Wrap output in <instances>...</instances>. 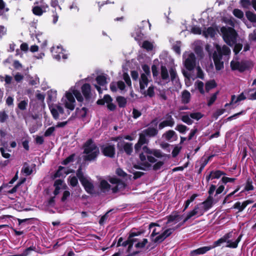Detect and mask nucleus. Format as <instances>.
Listing matches in <instances>:
<instances>
[{
	"label": "nucleus",
	"instance_id": "bb28decb",
	"mask_svg": "<svg viewBox=\"0 0 256 256\" xmlns=\"http://www.w3.org/2000/svg\"><path fill=\"white\" fill-rule=\"evenodd\" d=\"M148 138L154 137L158 134V130L156 128L150 126L148 128L144 129L142 132Z\"/></svg>",
	"mask_w": 256,
	"mask_h": 256
},
{
	"label": "nucleus",
	"instance_id": "a18cd8bd",
	"mask_svg": "<svg viewBox=\"0 0 256 256\" xmlns=\"http://www.w3.org/2000/svg\"><path fill=\"white\" fill-rule=\"evenodd\" d=\"M194 86L196 88L198 89L202 94H204V83L202 82L199 80L196 82Z\"/></svg>",
	"mask_w": 256,
	"mask_h": 256
},
{
	"label": "nucleus",
	"instance_id": "e433bc0d",
	"mask_svg": "<svg viewBox=\"0 0 256 256\" xmlns=\"http://www.w3.org/2000/svg\"><path fill=\"white\" fill-rule=\"evenodd\" d=\"M141 92L144 96H148L150 98L154 95V87L153 86H149L147 90H146L144 89Z\"/></svg>",
	"mask_w": 256,
	"mask_h": 256
},
{
	"label": "nucleus",
	"instance_id": "6e6d98bb",
	"mask_svg": "<svg viewBox=\"0 0 256 256\" xmlns=\"http://www.w3.org/2000/svg\"><path fill=\"white\" fill-rule=\"evenodd\" d=\"M116 100L118 102V106L120 107H124L126 103V99L122 96H118L116 98Z\"/></svg>",
	"mask_w": 256,
	"mask_h": 256
},
{
	"label": "nucleus",
	"instance_id": "412c9836",
	"mask_svg": "<svg viewBox=\"0 0 256 256\" xmlns=\"http://www.w3.org/2000/svg\"><path fill=\"white\" fill-rule=\"evenodd\" d=\"M174 124V120L172 116L170 115H168L165 120H162L160 123L158 128L162 130L166 126L172 127Z\"/></svg>",
	"mask_w": 256,
	"mask_h": 256
},
{
	"label": "nucleus",
	"instance_id": "e2e57ef3",
	"mask_svg": "<svg viewBox=\"0 0 256 256\" xmlns=\"http://www.w3.org/2000/svg\"><path fill=\"white\" fill-rule=\"evenodd\" d=\"M40 36L38 35L36 36V38L38 40V42L40 44V46L42 49H44L45 48L47 44V42L46 40L45 39H44L42 40V41H40Z\"/></svg>",
	"mask_w": 256,
	"mask_h": 256
},
{
	"label": "nucleus",
	"instance_id": "58836bf2",
	"mask_svg": "<svg viewBox=\"0 0 256 256\" xmlns=\"http://www.w3.org/2000/svg\"><path fill=\"white\" fill-rule=\"evenodd\" d=\"M181 120L183 122L186 123L188 125L192 124L193 122V120L190 116V113L182 115V116Z\"/></svg>",
	"mask_w": 256,
	"mask_h": 256
},
{
	"label": "nucleus",
	"instance_id": "de8ad7c7",
	"mask_svg": "<svg viewBox=\"0 0 256 256\" xmlns=\"http://www.w3.org/2000/svg\"><path fill=\"white\" fill-rule=\"evenodd\" d=\"M216 86V83L214 80L208 81L206 84V90L208 92Z\"/></svg>",
	"mask_w": 256,
	"mask_h": 256
},
{
	"label": "nucleus",
	"instance_id": "72a5a7b5",
	"mask_svg": "<svg viewBox=\"0 0 256 256\" xmlns=\"http://www.w3.org/2000/svg\"><path fill=\"white\" fill-rule=\"evenodd\" d=\"M82 91L86 98H90L91 92L90 85L88 84H83L82 86Z\"/></svg>",
	"mask_w": 256,
	"mask_h": 256
},
{
	"label": "nucleus",
	"instance_id": "ddd939ff",
	"mask_svg": "<svg viewBox=\"0 0 256 256\" xmlns=\"http://www.w3.org/2000/svg\"><path fill=\"white\" fill-rule=\"evenodd\" d=\"M182 220V216L178 214H174L170 215L168 217L166 222V228H174V230L180 226L184 223L178 224Z\"/></svg>",
	"mask_w": 256,
	"mask_h": 256
},
{
	"label": "nucleus",
	"instance_id": "052dcab7",
	"mask_svg": "<svg viewBox=\"0 0 256 256\" xmlns=\"http://www.w3.org/2000/svg\"><path fill=\"white\" fill-rule=\"evenodd\" d=\"M218 94V92H216L210 98H208V106H210L214 102L216 101L217 98Z\"/></svg>",
	"mask_w": 256,
	"mask_h": 256
},
{
	"label": "nucleus",
	"instance_id": "4be33fe9",
	"mask_svg": "<svg viewBox=\"0 0 256 256\" xmlns=\"http://www.w3.org/2000/svg\"><path fill=\"white\" fill-rule=\"evenodd\" d=\"M215 247L216 246H214V244L212 246L202 247L192 251L190 253V256H196L198 254H202Z\"/></svg>",
	"mask_w": 256,
	"mask_h": 256
},
{
	"label": "nucleus",
	"instance_id": "a211bd4d",
	"mask_svg": "<svg viewBox=\"0 0 256 256\" xmlns=\"http://www.w3.org/2000/svg\"><path fill=\"white\" fill-rule=\"evenodd\" d=\"M103 154L106 156L113 158L115 154V148L114 144H106L102 148Z\"/></svg>",
	"mask_w": 256,
	"mask_h": 256
},
{
	"label": "nucleus",
	"instance_id": "6e6552de",
	"mask_svg": "<svg viewBox=\"0 0 256 256\" xmlns=\"http://www.w3.org/2000/svg\"><path fill=\"white\" fill-rule=\"evenodd\" d=\"M50 112L55 120H63L66 118L70 113L66 110H64L60 104H49Z\"/></svg>",
	"mask_w": 256,
	"mask_h": 256
},
{
	"label": "nucleus",
	"instance_id": "864d4df0",
	"mask_svg": "<svg viewBox=\"0 0 256 256\" xmlns=\"http://www.w3.org/2000/svg\"><path fill=\"white\" fill-rule=\"evenodd\" d=\"M69 184L72 186H75L78 184V180L76 176H70L68 178Z\"/></svg>",
	"mask_w": 256,
	"mask_h": 256
},
{
	"label": "nucleus",
	"instance_id": "603ef678",
	"mask_svg": "<svg viewBox=\"0 0 256 256\" xmlns=\"http://www.w3.org/2000/svg\"><path fill=\"white\" fill-rule=\"evenodd\" d=\"M224 173L220 170L211 172V176H212V179L219 178L222 176L224 175Z\"/></svg>",
	"mask_w": 256,
	"mask_h": 256
},
{
	"label": "nucleus",
	"instance_id": "5701e85b",
	"mask_svg": "<svg viewBox=\"0 0 256 256\" xmlns=\"http://www.w3.org/2000/svg\"><path fill=\"white\" fill-rule=\"evenodd\" d=\"M125 88V84L122 81L118 82H112L110 84V89L113 92H116L118 89L122 92Z\"/></svg>",
	"mask_w": 256,
	"mask_h": 256
},
{
	"label": "nucleus",
	"instance_id": "8fccbe9b",
	"mask_svg": "<svg viewBox=\"0 0 256 256\" xmlns=\"http://www.w3.org/2000/svg\"><path fill=\"white\" fill-rule=\"evenodd\" d=\"M175 129L181 134H184L188 130V127L183 124H178Z\"/></svg>",
	"mask_w": 256,
	"mask_h": 256
},
{
	"label": "nucleus",
	"instance_id": "f8f14e48",
	"mask_svg": "<svg viewBox=\"0 0 256 256\" xmlns=\"http://www.w3.org/2000/svg\"><path fill=\"white\" fill-rule=\"evenodd\" d=\"M184 63L185 67L188 70H192L196 66V58L194 54L190 52H186L183 55Z\"/></svg>",
	"mask_w": 256,
	"mask_h": 256
},
{
	"label": "nucleus",
	"instance_id": "20e7f679",
	"mask_svg": "<svg viewBox=\"0 0 256 256\" xmlns=\"http://www.w3.org/2000/svg\"><path fill=\"white\" fill-rule=\"evenodd\" d=\"M74 95L78 102L83 100V97L80 92L76 88V86L71 87L66 91L60 100V104L64 106L70 113L74 109L76 106V100Z\"/></svg>",
	"mask_w": 256,
	"mask_h": 256
},
{
	"label": "nucleus",
	"instance_id": "39448f33",
	"mask_svg": "<svg viewBox=\"0 0 256 256\" xmlns=\"http://www.w3.org/2000/svg\"><path fill=\"white\" fill-rule=\"evenodd\" d=\"M220 32L224 42L230 46L234 44V52L237 54L242 50V46L240 44H236L237 34L232 28L222 26L220 28Z\"/></svg>",
	"mask_w": 256,
	"mask_h": 256
},
{
	"label": "nucleus",
	"instance_id": "9b49d317",
	"mask_svg": "<svg viewBox=\"0 0 256 256\" xmlns=\"http://www.w3.org/2000/svg\"><path fill=\"white\" fill-rule=\"evenodd\" d=\"M48 5L44 0L34 2L32 8V13L38 16H41L48 10Z\"/></svg>",
	"mask_w": 256,
	"mask_h": 256
},
{
	"label": "nucleus",
	"instance_id": "dca6fc26",
	"mask_svg": "<svg viewBox=\"0 0 256 256\" xmlns=\"http://www.w3.org/2000/svg\"><path fill=\"white\" fill-rule=\"evenodd\" d=\"M238 233L234 231H232L225 235L222 238L218 239L214 242V246H220L224 242H230L231 239H235L238 237Z\"/></svg>",
	"mask_w": 256,
	"mask_h": 256
},
{
	"label": "nucleus",
	"instance_id": "13d9d810",
	"mask_svg": "<svg viewBox=\"0 0 256 256\" xmlns=\"http://www.w3.org/2000/svg\"><path fill=\"white\" fill-rule=\"evenodd\" d=\"M181 42H176L172 46L174 50L178 54H180Z\"/></svg>",
	"mask_w": 256,
	"mask_h": 256
},
{
	"label": "nucleus",
	"instance_id": "aec40b11",
	"mask_svg": "<svg viewBox=\"0 0 256 256\" xmlns=\"http://www.w3.org/2000/svg\"><path fill=\"white\" fill-rule=\"evenodd\" d=\"M110 182L114 186H112V190L114 192H116L119 190L124 187V183L120 182L118 179L116 178H111L109 180Z\"/></svg>",
	"mask_w": 256,
	"mask_h": 256
},
{
	"label": "nucleus",
	"instance_id": "4c0bfd02",
	"mask_svg": "<svg viewBox=\"0 0 256 256\" xmlns=\"http://www.w3.org/2000/svg\"><path fill=\"white\" fill-rule=\"evenodd\" d=\"M100 187L103 192H108L110 188V186L105 180L100 181Z\"/></svg>",
	"mask_w": 256,
	"mask_h": 256
},
{
	"label": "nucleus",
	"instance_id": "1a4fd4ad",
	"mask_svg": "<svg viewBox=\"0 0 256 256\" xmlns=\"http://www.w3.org/2000/svg\"><path fill=\"white\" fill-rule=\"evenodd\" d=\"M144 72L140 75L139 80L140 88L141 91L144 90L148 86L150 78V70L149 66L146 64L142 66Z\"/></svg>",
	"mask_w": 256,
	"mask_h": 256
},
{
	"label": "nucleus",
	"instance_id": "ea45409f",
	"mask_svg": "<svg viewBox=\"0 0 256 256\" xmlns=\"http://www.w3.org/2000/svg\"><path fill=\"white\" fill-rule=\"evenodd\" d=\"M140 46L148 51L152 50L153 48L152 42L148 40L144 41L142 44L140 43Z\"/></svg>",
	"mask_w": 256,
	"mask_h": 256
},
{
	"label": "nucleus",
	"instance_id": "680f3d73",
	"mask_svg": "<svg viewBox=\"0 0 256 256\" xmlns=\"http://www.w3.org/2000/svg\"><path fill=\"white\" fill-rule=\"evenodd\" d=\"M28 104V100H22L18 104V108L21 110H24L26 109Z\"/></svg>",
	"mask_w": 256,
	"mask_h": 256
},
{
	"label": "nucleus",
	"instance_id": "2eb2a0df",
	"mask_svg": "<svg viewBox=\"0 0 256 256\" xmlns=\"http://www.w3.org/2000/svg\"><path fill=\"white\" fill-rule=\"evenodd\" d=\"M249 66V62L247 61L239 62L236 60H233L230 62L232 69V70H237L240 72H242L246 70Z\"/></svg>",
	"mask_w": 256,
	"mask_h": 256
},
{
	"label": "nucleus",
	"instance_id": "49530a36",
	"mask_svg": "<svg viewBox=\"0 0 256 256\" xmlns=\"http://www.w3.org/2000/svg\"><path fill=\"white\" fill-rule=\"evenodd\" d=\"M170 73L171 80L176 82L178 78L176 69L174 68H172L170 70Z\"/></svg>",
	"mask_w": 256,
	"mask_h": 256
},
{
	"label": "nucleus",
	"instance_id": "5fc2aeb1",
	"mask_svg": "<svg viewBox=\"0 0 256 256\" xmlns=\"http://www.w3.org/2000/svg\"><path fill=\"white\" fill-rule=\"evenodd\" d=\"M64 172L65 174H68L69 172L66 170V168L64 167L60 166L58 170L55 174V177H60L62 176V173Z\"/></svg>",
	"mask_w": 256,
	"mask_h": 256
},
{
	"label": "nucleus",
	"instance_id": "09e8293b",
	"mask_svg": "<svg viewBox=\"0 0 256 256\" xmlns=\"http://www.w3.org/2000/svg\"><path fill=\"white\" fill-rule=\"evenodd\" d=\"M190 116L192 119L198 120L202 118L203 114L200 112H190Z\"/></svg>",
	"mask_w": 256,
	"mask_h": 256
},
{
	"label": "nucleus",
	"instance_id": "0eeeda50",
	"mask_svg": "<svg viewBox=\"0 0 256 256\" xmlns=\"http://www.w3.org/2000/svg\"><path fill=\"white\" fill-rule=\"evenodd\" d=\"M84 153L85 154L84 160H95L100 154L98 148L91 140H88L84 146Z\"/></svg>",
	"mask_w": 256,
	"mask_h": 256
},
{
	"label": "nucleus",
	"instance_id": "338daca9",
	"mask_svg": "<svg viewBox=\"0 0 256 256\" xmlns=\"http://www.w3.org/2000/svg\"><path fill=\"white\" fill-rule=\"evenodd\" d=\"M223 21L225 23L230 25V26H232V27L234 26V19L232 18H223Z\"/></svg>",
	"mask_w": 256,
	"mask_h": 256
},
{
	"label": "nucleus",
	"instance_id": "6ab92c4d",
	"mask_svg": "<svg viewBox=\"0 0 256 256\" xmlns=\"http://www.w3.org/2000/svg\"><path fill=\"white\" fill-rule=\"evenodd\" d=\"M148 138L143 132H141L139 134L138 140L134 146L136 152H138L142 146L144 144H148Z\"/></svg>",
	"mask_w": 256,
	"mask_h": 256
},
{
	"label": "nucleus",
	"instance_id": "f257e3e1",
	"mask_svg": "<svg viewBox=\"0 0 256 256\" xmlns=\"http://www.w3.org/2000/svg\"><path fill=\"white\" fill-rule=\"evenodd\" d=\"M141 232H132L126 240L122 242V238H119L118 246H128V252L130 254H135L144 248L148 243L146 238H142Z\"/></svg>",
	"mask_w": 256,
	"mask_h": 256
},
{
	"label": "nucleus",
	"instance_id": "c756f323",
	"mask_svg": "<svg viewBox=\"0 0 256 256\" xmlns=\"http://www.w3.org/2000/svg\"><path fill=\"white\" fill-rule=\"evenodd\" d=\"M213 201L212 197L209 196L206 200L200 203L206 212L212 208L213 204Z\"/></svg>",
	"mask_w": 256,
	"mask_h": 256
},
{
	"label": "nucleus",
	"instance_id": "7c9ffc66",
	"mask_svg": "<svg viewBox=\"0 0 256 256\" xmlns=\"http://www.w3.org/2000/svg\"><path fill=\"white\" fill-rule=\"evenodd\" d=\"M242 235L240 234L235 239H231L230 242H226V247L235 248L238 247V244L240 241Z\"/></svg>",
	"mask_w": 256,
	"mask_h": 256
},
{
	"label": "nucleus",
	"instance_id": "37998d69",
	"mask_svg": "<svg viewBox=\"0 0 256 256\" xmlns=\"http://www.w3.org/2000/svg\"><path fill=\"white\" fill-rule=\"evenodd\" d=\"M34 250V248L33 247L30 246L26 250L20 254H15L10 256H28L30 254V253Z\"/></svg>",
	"mask_w": 256,
	"mask_h": 256
},
{
	"label": "nucleus",
	"instance_id": "69168bd1",
	"mask_svg": "<svg viewBox=\"0 0 256 256\" xmlns=\"http://www.w3.org/2000/svg\"><path fill=\"white\" fill-rule=\"evenodd\" d=\"M152 71L154 78L157 79L158 76V70L157 66L156 65H152Z\"/></svg>",
	"mask_w": 256,
	"mask_h": 256
},
{
	"label": "nucleus",
	"instance_id": "bf43d9fd",
	"mask_svg": "<svg viewBox=\"0 0 256 256\" xmlns=\"http://www.w3.org/2000/svg\"><path fill=\"white\" fill-rule=\"evenodd\" d=\"M234 15L240 19H242L244 17L243 12L239 9H234L232 12Z\"/></svg>",
	"mask_w": 256,
	"mask_h": 256
},
{
	"label": "nucleus",
	"instance_id": "4468645a",
	"mask_svg": "<svg viewBox=\"0 0 256 256\" xmlns=\"http://www.w3.org/2000/svg\"><path fill=\"white\" fill-rule=\"evenodd\" d=\"M205 212L206 210H204L201 204L200 203L196 205L192 210L188 213L186 216L183 220V223L186 222L187 220L194 216H196V217H198L199 216H201L203 215Z\"/></svg>",
	"mask_w": 256,
	"mask_h": 256
},
{
	"label": "nucleus",
	"instance_id": "f03ea898",
	"mask_svg": "<svg viewBox=\"0 0 256 256\" xmlns=\"http://www.w3.org/2000/svg\"><path fill=\"white\" fill-rule=\"evenodd\" d=\"M143 152L140 154V168L146 170L150 168V164L156 162V158H160L163 154L160 150L150 149L146 146L142 148Z\"/></svg>",
	"mask_w": 256,
	"mask_h": 256
},
{
	"label": "nucleus",
	"instance_id": "a878e982",
	"mask_svg": "<svg viewBox=\"0 0 256 256\" xmlns=\"http://www.w3.org/2000/svg\"><path fill=\"white\" fill-rule=\"evenodd\" d=\"M54 186L55 187V190L54 193L56 196L60 193L61 189L65 188L66 186L63 180H57L54 182Z\"/></svg>",
	"mask_w": 256,
	"mask_h": 256
},
{
	"label": "nucleus",
	"instance_id": "c85d7f7f",
	"mask_svg": "<svg viewBox=\"0 0 256 256\" xmlns=\"http://www.w3.org/2000/svg\"><path fill=\"white\" fill-rule=\"evenodd\" d=\"M160 77L164 82L167 83L170 81L169 74L167 68L165 66H161Z\"/></svg>",
	"mask_w": 256,
	"mask_h": 256
},
{
	"label": "nucleus",
	"instance_id": "79ce46f5",
	"mask_svg": "<svg viewBox=\"0 0 256 256\" xmlns=\"http://www.w3.org/2000/svg\"><path fill=\"white\" fill-rule=\"evenodd\" d=\"M112 102V98L108 95H105L102 100H98L97 103L98 104H104V103L108 104Z\"/></svg>",
	"mask_w": 256,
	"mask_h": 256
},
{
	"label": "nucleus",
	"instance_id": "3c124183",
	"mask_svg": "<svg viewBox=\"0 0 256 256\" xmlns=\"http://www.w3.org/2000/svg\"><path fill=\"white\" fill-rule=\"evenodd\" d=\"M8 10V8L6 7L4 2L2 0H0V16L2 15Z\"/></svg>",
	"mask_w": 256,
	"mask_h": 256
},
{
	"label": "nucleus",
	"instance_id": "cd10ccee",
	"mask_svg": "<svg viewBox=\"0 0 256 256\" xmlns=\"http://www.w3.org/2000/svg\"><path fill=\"white\" fill-rule=\"evenodd\" d=\"M108 76L106 74H101L98 76L96 78L97 83L103 87V89H106V85L108 83L107 82Z\"/></svg>",
	"mask_w": 256,
	"mask_h": 256
},
{
	"label": "nucleus",
	"instance_id": "393cba45",
	"mask_svg": "<svg viewBox=\"0 0 256 256\" xmlns=\"http://www.w3.org/2000/svg\"><path fill=\"white\" fill-rule=\"evenodd\" d=\"M132 36L140 45V41L144 38V34L142 33L141 29L139 27L136 28L132 32Z\"/></svg>",
	"mask_w": 256,
	"mask_h": 256
},
{
	"label": "nucleus",
	"instance_id": "9d476101",
	"mask_svg": "<svg viewBox=\"0 0 256 256\" xmlns=\"http://www.w3.org/2000/svg\"><path fill=\"white\" fill-rule=\"evenodd\" d=\"M76 176L79 178L82 185L84 186L86 190L88 193H92L94 190L93 185L89 178L84 175L81 168H79L78 170Z\"/></svg>",
	"mask_w": 256,
	"mask_h": 256
},
{
	"label": "nucleus",
	"instance_id": "f3484780",
	"mask_svg": "<svg viewBox=\"0 0 256 256\" xmlns=\"http://www.w3.org/2000/svg\"><path fill=\"white\" fill-rule=\"evenodd\" d=\"M64 52L61 46H53L51 48L53 58L58 60H60L61 58L64 60L67 58V55L64 54Z\"/></svg>",
	"mask_w": 256,
	"mask_h": 256
},
{
	"label": "nucleus",
	"instance_id": "c9c22d12",
	"mask_svg": "<svg viewBox=\"0 0 256 256\" xmlns=\"http://www.w3.org/2000/svg\"><path fill=\"white\" fill-rule=\"evenodd\" d=\"M163 136L167 140H173L176 139V132L172 130H170L164 134Z\"/></svg>",
	"mask_w": 256,
	"mask_h": 256
},
{
	"label": "nucleus",
	"instance_id": "b1692460",
	"mask_svg": "<svg viewBox=\"0 0 256 256\" xmlns=\"http://www.w3.org/2000/svg\"><path fill=\"white\" fill-rule=\"evenodd\" d=\"M123 146L124 152L128 154H130L132 152V144L130 143L125 142L124 141H120L118 144V148H121Z\"/></svg>",
	"mask_w": 256,
	"mask_h": 256
},
{
	"label": "nucleus",
	"instance_id": "7ed1b4c3",
	"mask_svg": "<svg viewBox=\"0 0 256 256\" xmlns=\"http://www.w3.org/2000/svg\"><path fill=\"white\" fill-rule=\"evenodd\" d=\"M149 229L152 232L150 240L154 243L162 242L174 230V228H166L156 223L150 224Z\"/></svg>",
	"mask_w": 256,
	"mask_h": 256
},
{
	"label": "nucleus",
	"instance_id": "473e14b6",
	"mask_svg": "<svg viewBox=\"0 0 256 256\" xmlns=\"http://www.w3.org/2000/svg\"><path fill=\"white\" fill-rule=\"evenodd\" d=\"M57 92L56 90H50L48 91V104L55 102L56 100Z\"/></svg>",
	"mask_w": 256,
	"mask_h": 256
},
{
	"label": "nucleus",
	"instance_id": "c03bdc74",
	"mask_svg": "<svg viewBox=\"0 0 256 256\" xmlns=\"http://www.w3.org/2000/svg\"><path fill=\"white\" fill-rule=\"evenodd\" d=\"M246 15L247 18L251 22H256V14L250 11H248L246 12Z\"/></svg>",
	"mask_w": 256,
	"mask_h": 256
},
{
	"label": "nucleus",
	"instance_id": "a19ab883",
	"mask_svg": "<svg viewBox=\"0 0 256 256\" xmlns=\"http://www.w3.org/2000/svg\"><path fill=\"white\" fill-rule=\"evenodd\" d=\"M247 98L250 100H256V89L252 88L247 92Z\"/></svg>",
	"mask_w": 256,
	"mask_h": 256
},
{
	"label": "nucleus",
	"instance_id": "423d86ee",
	"mask_svg": "<svg viewBox=\"0 0 256 256\" xmlns=\"http://www.w3.org/2000/svg\"><path fill=\"white\" fill-rule=\"evenodd\" d=\"M216 52H215L213 54V60L216 69L220 70L224 67L223 62H221L222 56H228L230 54V50L226 46H224L221 48L218 44L216 45Z\"/></svg>",
	"mask_w": 256,
	"mask_h": 256
},
{
	"label": "nucleus",
	"instance_id": "2f4dec72",
	"mask_svg": "<svg viewBox=\"0 0 256 256\" xmlns=\"http://www.w3.org/2000/svg\"><path fill=\"white\" fill-rule=\"evenodd\" d=\"M216 34V30L212 27H209L207 29H205L202 30V34L206 38H212Z\"/></svg>",
	"mask_w": 256,
	"mask_h": 256
},
{
	"label": "nucleus",
	"instance_id": "4d7b16f0",
	"mask_svg": "<svg viewBox=\"0 0 256 256\" xmlns=\"http://www.w3.org/2000/svg\"><path fill=\"white\" fill-rule=\"evenodd\" d=\"M234 208L238 209V212H242L245 208L246 206L244 203H241L239 202H236L233 206Z\"/></svg>",
	"mask_w": 256,
	"mask_h": 256
},
{
	"label": "nucleus",
	"instance_id": "f704fd0d",
	"mask_svg": "<svg viewBox=\"0 0 256 256\" xmlns=\"http://www.w3.org/2000/svg\"><path fill=\"white\" fill-rule=\"evenodd\" d=\"M190 92L184 90L182 94V102L183 104H188L190 102Z\"/></svg>",
	"mask_w": 256,
	"mask_h": 256
},
{
	"label": "nucleus",
	"instance_id": "774afa93",
	"mask_svg": "<svg viewBox=\"0 0 256 256\" xmlns=\"http://www.w3.org/2000/svg\"><path fill=\"white\" fill-rule=\"evenodd\" d=\"M29 82L32 86L38 85L40 83L39 78L37 76L32 78L30 80Z\"/></svg>",
	"mask_w": 256,
	"mask_h": 256
},
{
	"label": "nucleus",
	"instance_id": "0e129e2a",
	"mask_svg": "<svg viewBox=\"0 0 256 256\" xmlns=\"http://www.w3.org/2000/svg\"><path fill=\"white\" fill-rule=\"evenodd\" d=\"M0 151L1 152V154H2V156L6 158H8L10 157V154L8 153V152H10L9 150H8L6 149H4V148H0Z\"/></svg>",
	"mask_w": 256,
	"mask_h": 256
}]
</instances>
